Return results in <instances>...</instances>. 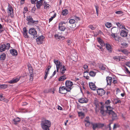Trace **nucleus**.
I'll return each mask as SVG.
<instances>
[{
    "mask_svg": "<svg viewBox=\"0 0 130 130\" xmlns=\"http://www.w3.org/2000/svg\"><path fill=\"white\" fill-rule=\"evenodd\" d=\"M51 124V122L50 121L45 120L41 121V125L43 130H50Z\"/></svg>",
    "mask_w": 130,
    "mask_h": 130,
    "instance_id": "1",
    "label": "nucleus"
},
{
    "mask_svg": "<svg viewBox=\"0 0 130 130\" xmlns=\"http://www.w3.org/2000/svg\"><path fill=\"white\" fill-rule=\"evenodd\" d=\"M10 47V45L9 43H7L6 44H3L0 46V51L2 52L5 51L6 49L8 50Z\"/></svg>",
    "mask_w": 130,
    "mask_h": 130,
    "instance_id": "2",
    "label": "nucleus"
},
{
    "mask_svg": "<svg viewBox=\"0 0 130 130\" xmlns=\"http://www.w3.org/2000/svg\"><path fill=\"white\" fill-rule=\"evenodd\" d=\"M29 33L33 38H35L37 37V32L35 29L33 28L29 29Z\"/></svg>",
    "mask_w": 130,
    "mask_h": 130,
    "instance_id": "3",
    "label": "nucleus"
},
{
    "mask_svg": "<svg viewBox=\"0 0 130 130\" xmlns=\"http://www.w3.org/2000/svg\"><path fill=\"white\" fill-rule=\"evenodd\" d=\"M66 23L61 21L59 24V29L62 31H64L66 28Z\"/></svg>",
    "mask_w": 130,
    "mask_h": 130,
    "instance_id": "4",
    "label": "nucleus"
},
{
    "mask_svg": "<svg viewBox=\"0 0 130 130\" xmlns=\"http://www.w3.org/2000/svg\"><path fill=\"white\" fill-rule=\"evenodd\" d=\"M65 85L66 87L69 90H70H70L72 88V86L73 85V83L70 80H67L66 82Z\"/></svg>",
    "mask_w": 130,
    "mask_h": 130,
    "instance_id": "5",
    "label": "nucleus"
},
{
    "mask_svg": "<svg viewBox=\"0 0 130 130\" xmlns=\"http://www.w3.org/2000/svg\"><path fill=\"white\" fill-rule=\"evenodd\" d=\"M59 92L62 94H65L67 92L70 91V90L67 89L65 86L60 87L59 88Z\"/></svg>",
    "mask_w": 130,
    "mask_h": 130,
    "instance_id": "6",
    "label": "nucleus"
},
{
    "mask_svg": "<svg viewBox=\"0 0 130 130\" xmlns=\"http://www.w3.org/2000/svg\"><path fill=\"white\" fill-rule=\"evenodd\" d=\"M121 30L120 32L121 36L123 37H126L127 36L128 30L125 27Z\"/></svg>",
    "mask_w": 130,
    "mask_h": 130,
    "instance_id": "7",
    "label": "nucleus"
},
{
    "mask_svg": "<svg viewBox=\"0 0 130 130\" xmlns=\"http://www.w3.org/2000/svg\"><path fill=\"white\" fill-rule=\"evenodd\" d=\"M44 37L42 35L39 36L36 39V41L38 44H41L42 43Z\"/></svg>",
    "mask_w": 130,
    "mask_h": 130,
    "instance_id": "8",
    "label": "nucleus"
},
{
    "mask_svg": "<svg viewBox=\"0 0 130 130\" xmlns=\"http://www.w3.org/2000/svg\"><path fill=\"white\" fill-rule=\"evenodd\" d=\"M29 71L30 75V80L32 81L33 78V71L31 67H29L28 68Z\"/></svg>",
    "mask_w": 130,
    "mask_h": 130,
    "instance_id": "9",
    "label": "nucleus"
},
{
    "mask_svg": "<svg viewBox=\"0 0 130 130\" xmlns=\"http://www.w3.org/2000/svg\"><path fill=\"white\" fill-rule=\"evenodd\" d=\"M93 125V128L95 130L97 127H101L104 126V124H97L96 123H93L92 124Z\"/></svg>",
    "mask_w": 130,
    "mask_h": 130,
    "instance_id": "10",
    "label": "nucleus"
},
{
    "mask_svg": "<svg viewBox=\"0 0 130 130\" xmlns=\"http://www.w3.org/2000/svg\"><path fill=\"white\" fill-rule=\"evenodd\" d=\"M78 101L80 103H87L88 101V100L85 98H81L78 99Z\"/></svg>",
    "mask_w": 130,
    "mask_h": 130,
    "instance_id": "11",
    "label": "nucleus"
},
{
    "mask_svg": "<svg viewBox=\"0 0 130 130\" xmlns=\"http://www.w3.org/2000/svg\"><path fill=\"white\" fill-rule=\"evenodd\" d=\"M8 13L10 15L12 14L13 13V9L12 6L8 3V5L7 8Z\"/></svg>",
    "mask_w": 130,
    "mask_h": 130,
    "instance_id": "12",
    "label": "nucleus"
},
{
    "mask_svg": "<svg viewBox=\"0 0 130 130\" xmlns=\"http://www.w3.org/2000/svg\"><path fill=\"white\" fill-rule=\"evenodd\" d=\"M98 94L100 96H102L105 94V91L102 89H100L97 90Z\"/></svg>",
    "mask_w": 130,
    "mask_h": 130,
    "instance_id": "13",
    "label": "nucleus"
},
{
    "mask_svg": "<svg viewBox=\"0 0 130 130\" xmlns=\"http://www.w3.org/2000/svg\"><path fill=\"white\" fill-rule=\"evenodd\" d=\"M89 85L90 89L93 90H96V87L95 84L92 82L89 83Z\"/></svg>",
    "mask_w": 130,
    "mask_h": 130,
    "instance_id": "14",
    "label": "nucleus"
},
{
    "mask_svg": "<svg viewBox=\"0 0 130 130\" xmlns=\"http://www.w3.org/2000/svg\"><path fill=\"white\" fill-rule=\"evenodd\" d=\"M109 114L112 116V119L113 120L117 119L118 118L117 115L113 111H111V113Z\"/></svg>",
    "mask_w": 130,
    "mask_h": 130,
    "instance_id": "15",
    "label": "nucleus"
},
{
    "mask_svg": "<svg viewBox=\"0 0 130 130\" xmlns=\"http://www.w3.org/2000/svg\"><path fill=\"white\" fill-rule=\"evenodd\" d=\"M66 70V68L64 66H62L60 69V73L62 75L64 74Z\"/></svg>",
    "mask_w": 130,
    "mask_h": 130,
    "instance_id": "16",
    "label": "nucleus"
},
{
    "mask_svg": "<svg viewBox=\"0 0 130 130\" xmlns=\"http://www.w3.org/2000/svg\"><path fill=\"white\" fill-rule=\"evenodd\" d=\"M19 77L13 78L11 80L9 81L8 83L10 84H13L15 83L18 82L20 79Z\"/></svg>",
    "mask_w": 130,
    "mask_h": 130,
    "instance_id": "17",
    "label": "nucleus"
},
{
    "mask_svg": "<svg viewBox=\"0 0 130 130\" xmlns=\"http://www.w3.org/2000/svg\"><path fill=\"white\" fill-rule=\"evenodd\" d=\"M26 20L28 21V24L29 25H31V23L34 20L31 16L30 15L27 17Z\"/></svg>",
    "mask_w": 130,
    "mask_h": 130,
    "instance_id": "18",
    "label": "nucleus"
},
{
    "mask_svg": "<svg viewBox=\"0 0 130 130\" xmlns=\"http://www.w3.org/2000/svg\"><path fill=\"white\" fill-rule=\"evenodd\" d=\"M11 54L13 56H16L18 55L17 51L15 49H12L10 50Z\"/></svg>",
    "mask_w": 130,
    "mask_h": 130,
    "instance_id": "19",
    "label": "nucleus"
},
{
    "mask_svg": "<svg viewBox=\"0 0 130 130\" xmlns=\"http://www.w3.org/2000/svg\"><path fill=\"white\" fill-rule=\"evenodd\" d=\"M107 84V85L110 86L112 81V78L110 77H107L106 78Z\"/></svg>",
    "mask_w": 130,
    "mask_h": 130,
    "instance_id": "20",
    "label": "nucleus"
},
{
    "mask_svg": "<svg viewBox=\"0 0 130 130\" xmlns=\"http://www.w3.org/2000/svg\"><path fill=\"white\" fill-rule=\"evenodd\" d=\"M106 108L107 109L106 112L108 114L111 113V111H113L112 110L113 108L110 106H106Z\"/></svg>",
    "mask_w": 130,
    "mask_h": 130,
    "instance_id": "21",
    "label": "nucleus"
},
{
    "mask_svg": "<svg viewBox=\"0 0 130 130\" xmlns=\"http://www.w3.org/2000/svg\"><path fill=\"white\" fill-rule=\"evenodd\" d=\"M43 2L41 0H39L38 1H37V3L36 4V6L37 8L39 9L41 6L42 5Z\"/></svg>",
    "mask_w": 130,
    "mask_h": 130,
    "instance_id": "22",
    "label": "nucleus"
},
{
    "mask_svg": "<svg viewBox=\"0 0 130 130\" xmlns=\"http://www.w3.org/2000/svg\"><path fill=\"white\" fill-rule=\"evenodd\" d=\"M116 24L118 27L120 29H123L125 27V26L122 24L121 22H117Z\"/></svg>",
    "mask_w": 130,
    "mask_h": 130,
    "instance_id": "23",
    "label": "nucleus"
},
{
    "mask_svg": "<svg viewBox=\"0 0 130 130\" xmlns=\"http://www.w3.org/2000/svg\"><path fill=\"white\" fill-rule=\"evenodd\" d=\"M106 49L108 51L109 53H111L112 49L110 45L108 44H106Z\"/></svg>",
    "mask_w": 130,
    "mask_h": 130,
    "instance_id": "24",
    "label": "nucleus"
},
{
    "mask_svg": "<svg viewBox=\"0 0 130 130\" xmlns=\"http://www.w3.org/2000/svg\"><path fill=\"white\" fill-rule=\"evenodd\" d=\"M54 62L55 64L56 67H60L62 66L60 61L58 60L54 59Z\"/></svg>",
    "mask_w": 130,
    "mask_h": 130,
    "instance_id": "25",
    "label": "nucleus"
},
{
    "mask_svg": "<svg viewBox=\"0 0 130 130\" xmlns=\"http://www.w3.org/2000/svg\"><path fill=\"white\" fill-rule=\"evenodd\" d=\"M89 117H87L86 118L85 120V121L86 122L85 123V125L86 126H88L90 125V123L89 120Z\"/></svg>",
    "mask_w": 130,
    "mask_h": 130,
    "instance_id": "26",
    "label": "nucleus"
},
{
    "mask_svg": "<svg viewBox=\"0 0 130 130\" xmlns=\"http://www.w3.org/2000/svg\"><path fill=\"white\" fill-rule=\"evenodd\" d=\"M98 42L102 46H105V43L100 38L98 39Z\"/></svg>",
    "mask_w": 130,
    "mask_h": 130,
    "instance_id": "27",
    "label": "nucleus"
},
{
    "mask_svg": "<svg viewBox=\"0 0 130 130\" xmlns=\"http://www.w3.org/2000/svg\"><path fill=\"white\" fill-rule=\"evenodd\" d=\"M43 5L45 9H48L50 8V5L45 1L44 2Z\"/></svg>",
    "mask_w": 130,
    "mask_h": 130,
    "instance_id": "28",
    "label": "nucleus"
},
{
    "mask_svg": "<svg viewBox=\"0 0 130 130\" xmlns=\"http://www.w3.org/2000/svg\"><path fill=\"white\" fill-rule=\"evenodd\" d=\"M54 37L56 39L58 40H60L63 37V36H61L60 34H56L54 36ZM63 38L64 37H63Z\"/></svg>",
    "mask_w": 130,
    "mask_h": 130,
    "instance_id": "29",
    "label": "nucleus"
},
{
    "mask_svg": "<svg viewBox=\"0 0 130 130\" xmlns=\"http://www.w3.org/2000/svg\"><path fill=\"white\" fill-rule=\"evenodd\" d=\"M21 119L19 118H17L13 119V121H14V123L15 124H17L20 121Z\"/></svg>",
    "mask_w": 130,
    "mask_h": 130,
    "instance_id": "30",
    "label": "nucleus"
},
{
    "mask_svg": "<svg viewBox=\"0 0 130 130\" xmlns=\"http://www.w3.org/2000/svg\"><path fill=\"white\" fill-rule=\"evenodd\" d=\"M6 57V55L4 53H2L0 57L1 60L3 61L5 59Z\"/></svg>",
    "mask_w": 130,
    "mask_h": 130,
    "instance_id": "31",
    "label": "nucleus"
},
{
    "mask_svg": "<svg viewBox=\"0 0 130 130\" xmlns=\"http://www.w3.org/2000/svg\"><path fill=\"white\" fill-rule=\"evenodd\" d=\"M118 30V28L116 27H113L112 28L111 31L112 33H116Z\"/></svg>",
    "mask_w": 130,
    "mask_h": 130,
    "instance_id": "32",
    "label": "nucleus"
},
{
    "mask_svg": "<svg viewBox=\"0 0 130 130\" xmlns=\"http://www.w3.org/2000/svg\"><path fill=\"white\" fill-rule=\"evenodd\" d=\"M115 34V33H112L111 36L115 40L118 41L119 39V37L117 35H116Z\"/></svg>",
    "mask_w": 130,
    "mask_h": 130,
    "instance_id": "33",
    "label": "nucleus"
},
{
    "mask_svg": "<svg viewBox=\"0 0 130 130\" xmlns=\"http://www.w3.org/2000/svg\"><path fill=\"white\" fill-rule=\"evenodd\" d=\"M66 78V76L65 75H62L59 77L58 79L59 81H63Z\"/></svg>",
    "mask_w": 130,
    "mask_h": 130,
    "instance_id": "34",
    "label": "nucleus"
},
{
    "mask_svg": "<svg viewBox=\"0 0 130 130\" xmlns=\"http://www.w3.org/2000/svg\"><path fill=\"white\" fill-rule=\"evenodd\" d=\"M119 52H121L124 54H126V55H128L129 52L127 50H120L119 51Z\"/></svg>",
    "mask_w": 130,
    "mask_h": 130,
    "instance_id": "35",
    "label": "nucleus"
},
{
    "mask_svg": "<svg viewBox=\"0 0 130 130\" xmlns=\"http://www.w3.org/2000/svg\"><path fill=\"white\" fill-rule=\"evenodd\" d=\"M62 14L63 15H66L68 13V11L66 9L63 10L62 12Z\"/></svg>",
    "mask_w": 130,
    "mask_h": 130,
    "instance_id": "36",
    "label": "nucleus"
},
{
    "mask_svg": "<svg viewBox=\"0 0 130 130\" xmlns=\"http://www.w3.org/2000/svg\"><path fill=\"white\" fill-rule=\"evenodd\" d=\"M99 68L101 70H104L106 69V66L105 65L103 64H100Z\"/></svg>",
    "mask_w": 130,
    "mask_h": 130,
    "instance_id": "37",
    "label": "nucleus"
},
{
    "mask_svg": "<svg viewBox=\"0 0 130 130\" xmlns=\"http://www.w3.org/2000/svg\"><path fill=\"white\" fill-rule=\"evenodd\" d=\"M100 112L102 115L104 116H105L106 115V111H105L104 109H101Z\"/></svg>",
    "mask_w": 130,
    "mask_h": 130,
    "instance_id": "38",
    "label": "nucleus"
},
{
    "mask_svg": "<svg viewBox=\"0 0 130 130\" xmlns=\"http://www.w3.org/2000/svg\"><path fill=\"white\" fill-rule=\"evenodd\" d=\"M106 26L108 28H110L111 26V24L110 23L107 22L105 24Z\"/></svg>",
    "mask_w": 130,
    "mask_h": 130,
    "instance_id": "39",
    "label": "nucleus"
},
{
    "mask_svg": "<svg viewBox=\"0 0 130 130\" xmlns=\"http://www.w3.org/2000/svg\"><path fill=\"white\" fill-rule=\"evenodd\" d=\"M89 74L90 76L93 77L95 75L96 73L93 71H91L89 73Z\"/></svg>",
    "mask_w": 130,
    "mask_h": 130,
    "instance_id": "40",
    "label": "nucleus"
},
{
    "mask_svg": "<svg viewBox=\"0 0 130 130\" xmlns=\"http://www.w3.org/2000/svg\"><path fill=\"white\" fill-rule=\"evenodd\" d=\"M95 105L96 106L95 111L96 112H97L99 111V109L100 107L98 104H96Z\"/></svg>",
    "mask_w": 130,
    "mask_h": 130,
    "instance_id": "41",
    "label": "nucleus"
},
{
    "mask_svg": "<svg viewBox=\"0 0 130 130\" xmlns=\"http://www.w3.org/2000/svg\"><path fill=\"white\" fill-rule=\"evenodd\" d=\"M7 85L6 84H2L0 86V88L5 89L7 88Z\"/></svg>",
    "mask_w": 130,
    "mask_h": 130,
    "instance_id": "42",
    "label": "nucleus"
},
{
    "mask_svg": "<svg viewBox=\"0 0 130 130\" xmlns=\"http://www.w3.org/2000/svg\"><path fill=\"white\" fill-rule=\"evenodd\" d=\"M49 71H45V76L44 77V78L45 80L47 76V75L49 74Z\"/></svg>",
    "mask_w": 130,
    "mask_h": 130,
    "instance_id": "43",
    "label": "nucleus"
},
{
    "mask_svg": "<svg viewBox=\"0 0 130 130\" xmlns=\"http://www.w3.org/2000/svg\"><path fill=\"white\" fill-rule=\"evenodd\" d=\"M75 22V20H74L71 19L70 20L69 22L70 24H73Z\"/></svg>",
    "mask_w": 130,
    "mask_h": 130,
    "instance_id": "44",
    "label": "nucleus"
},
{
    "mask_svg": "<svg viewBox=\"0 0 130 130\" xmlns=\"http://www.w3.org/2000/svg\"><path fill=\"white\" fill-rule=\"evenodd\" d=\"M115 103L116 104H117L118 103H121V101H120L118 99H116L115 100Z\"/></svg>",
    "mask_w": 130,
    "mask_h": 130,
    "instance_id": "45",
    "label": "nucleus"
},
{
    "mask_svg": "<svg viewBox=\"0 0 130 130\" xmlns=\"http://www.w3.org/2000/svg\"><path fill=\"white\" fill-rule=\"evenodd\" d=\"M78 114L79 116H82V117H83L84 116V113L82 112H78Z\"/></svg>",
    "mask_w": 130,
    "mask_h": 130,
    "instance_id": "46",
    "label": "nucleus"
},
{
    "mask_svg": "<svg viewBox=\"0 0 130 130\" xmlns=\"http://www.w3.org/2000/svg\"><path fill=\"white\" fill-rule=\"evenodd\" d=\"M24 36L26 38H28V36L27 35V32L23 33Z\"/></svg>",
    "mask_w": 130,
    "mask_h": 130,
    "instance_id": "47",
    "label": "nucleus"
},
{
    "mask_svg": "<svg viewBox=\"0 0 130 130\" xmlns=\"http://www.w3.org/2000/svg\"><path fill=\"white\" fill-rule=\"evenodd\" d=\"M38 23V21H34L33 20V21L31 23V24H37Z\"/></svg>",
    "mask_w": 130,
    "mask_h": 130,
    "instance_id": "48",
    "label": "nucleus"
},
{
    "mask_svg": "<svg viewBox=\"0 0 130 130\" xmlns=\"http://www.w3.org/2000/svg\"><path fill=\"white\" fill-rule=\"evenodd\" d=\"M111 103V101L110 100H107L105 102V104L107 105H108Z\"/></svg>",
    "mask_w": 130,
    "mask_h": 130,
    "instance_id": "49",
    "label": "nucleus"
},
{
    "mask_svg": "<svg viewBox=\"0 0 130 130\" xmlns=\"http://www.w3.org/2000/svg\"><path fill=\"white\" fill-rule=\"evenodd\" d=\"M89 27L92 30H93L95 29V28L92 25H89Z\"/></svg>",
    "mask_w": 130,
    "mask_h": 130,
    "instance_id": "50",
    "label": "nucleus"
},
{
    "mask_svg": "<svg viewBox=\"0 0 130 130\" xmlns=\"http://www.w3.org/2000/svg\"><path fill=\"white\" fill-rule=\"evenodd\" d=\"M115 13L116 14H122V12L121 11H116L115 12Z\"/></svg>",
    "mask_w": 130,
    "mask_h": 130,
    "instance_id": "51",
    "label": "nucleus"
},
{
    "mask_svg": "<svg viewBox=\"0 0 130 130\" xmlns=\"http://www.w3.org/2000/svg\"><path fill=\"white\" fill-rule=\"evenodd\" d=\"M113 59L117 61H119V60L118 59V57L117 56H115L113 57Z\"/></svg>",
    "mask_w": 130,
    "mask_h": 130,
    "instance_id": "52",
    "label": "nucleus"
},
{
    "mask_svg": "<svg viewBox=\"0 0 130 130\" xmlns=\"http://www.w3.org/2000/svg\"><path fill=\"white\" fill-rule=\"evenodd\" d=\"M28 30L26 29V27H24L23 28V33L27 32Z\"/></svg>",
    "mask_w": 130,
    "mask_h": 130,
    "instance_id": "53",
    "label": "nucleus"
},
{
    "mask_svg": "<svg viewBox=\"0 0 130 130\" xmlns=\"http://www.w3.org/2000/svg\"><path fill=\"white\" fill-rule=\"evenodd\" d=\"M36 9V8L35 7H33L31 10V11L33 13H34L35 12Z\"/></svg>",
    "mask_w": 130,
    "mask_h": 130,
    "instance_id": "54",
    "label": "nucleus"
},
{
    "mask_svg": "<svg viewBox=\"0 0 130 130\" xmlns=\"http://www.w3.org/2000/svg\"><path fill=\"white\" fill-rule=\"evenodd\" d=\"M2 25L0 24V33L3 31Z\"/></svg>",
    "mask_w": 130,
    "mask_h": 130,
    "instance_id": "55",
    "label": "nucleus"
},
{
    "mask_svg": "<svg viewBox=\"0 0 130 130\" xmlns=\"http://www.w3.org/2000/svg\"><path fill=\"white\" fill-rule=\"evenodd\" d=\"M117 127H118V124H114L113 128V129L116 128Z\"/></svg>",
    "mask_w": 130,
    "mask_h": 130,
    "instance_id": "56",
    "label": "nucleus"
},
{
    "mask_svg": "<svg viewBox=\"0 0 130 130\" xmlns=\"http://www.w3.org/2000/svg\"><path fill=\"white\" fill-rule=\"evenodd\" d=\"M95 7L96 8V11L97 14V15L98 16V14H99V12H98V7L96 6H95Z\"/></svg>",
    "mask_w": 130,
    "mask_h": 130,
    "instance_id": "57",
    "label": "nucleus"
},
{
    "mask_svg": "<svg viewBox=\"0 0 130 130\" xmlns=\"http://www.w3.org/2000/svg\"><path fill=\"white\" fill-rule=\"evenodd\" d=\"M97 46L99 48L101 51H103V49L102 47L101 46L98 45H97Z\"/></svg>",
    "mask_w": 130,
    "mask_h": 130,
    "instance_id": "58",
    "label": "nucleus"
},
{
    "mask_svg": "<svg viewBox=\"0 0 130 130\" xmlns=\"http://www.w3.org/2000/svg\"><path fill=\"white\" fill-rule=\"evenodd\" d=\"M4 99V98L2 95H0V101H2Z\"/></svg>",
    "mask_w": 130,
    "mask_h": 130,
    "instance_id": "59",
    "label": "nucleus"
},
{
    "mask_svg": "<svg viewBox=\"0 0 130 130\" xmlns=\"http://www.w3.org/2000/svg\"><path fill=\"white\" fill-rule=\"evenodd\" d=\"M88 67V66L86 64L84 66V68L85 69H86Z\"/></svg>",
    "mask_w": 130,
    "mask_h": 130,
    "instance_id": "60",
    "label": "nucleus"
},
{
    "mask_svg": "<svg viewBox=\"0 0 130 130\" xmlns=\"http://www.w3.org/2000/svg\"><path fill=\"white\" fill-rule=\"evenodd\" d=\"M111 124V123H110L108 125L109 128V130H111V127L110 125Z\"/></svg>",
    "mask_w": 130,
    "mask_h": 130,
    "instance_id": "61",
    "label": "nucleus"
},
{
    "mask_svg": "<svg viewBox=\"0 0 130 130\" xmlns=\"http://www.w3.org/2000/svg\"><path fill=\"white\" fill-rule=\"evenodd\" d=\"M37 0H31V3L32 4H34L35 3L36 1Z\"/></svg>",
    "mask_w": 130,
    "mask_h": 130,
    "instance_id": "62",
    "label": "nucleus"
},
{
    "mask_svg": "<svg viewBox=\"0 0 130 130\" xmlns=\"http://www.w3.org/2000/svg\"><path fill=\"white\" fill-rule=\"evenodd\" d=\"M54 18L52 17L49 19V22H50L52 21Z\"/></svg>",
    "mask_w": 130,
    "mask_h": 130,
    "instance_id": "63",
    "label": "nucleus"
},
{
    "mask_svg": "<svg viewBox=\"0 0 130 130\" xmlns=\"http://www.w3.org/2000/svg\"><path fill=\"white\" fill-rule=\"evenodd\" d=\"M71 42L69 40L67 41V44L68 45H69L71 44Z\"/></svg>",
    "mask_w": 130,
    "mask_h": 130,
    "instance_id": "64",
    "label": "nucleus"
}]
</instances>
